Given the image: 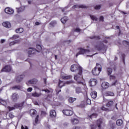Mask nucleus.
<instances>
[{"label": "nucleus", "instance_id": "nucleus-22", "mask_svg": "<svg viewBox=\"0 0 129 129\" xmlns=\"http://www.w3.org/2000/svg\"><path fill=\"white\" fill-rule=\"evenodd\" d=\"M91 96L92 98H96L97 96V92L96 91H93L91 93Z\"/></svg>", "mask_w": 129, "mask_h": 129}, {"label": "nucleus", "instance_id": "nucleus-51", "mask_svg": "<svg viewBox=\"0 0 129 129\" xmlns=\"http://www.w3.org/2000/svg\"><path fill=\"white\" fill-rule=\"evenodd\" d=\"M74 32H77L78 33L80 32V29L77 28L75 29H74Z\"/></svg>", "mask_w": 129, "mask_h": 129}, {"label": "nucleus", "instance_id": "nucleus-33", "mask_svg": "<svg viewBox=\"0 0 129 129\" xmlns=\"http://www.w3.org/2000/svg\"><path fill=\"white\" fill-rule=\"evenodd\" d=\"M0 104L6 106L7 105V102L3 100V99L0 98Z\"/></svg>", "mask_w": 129, "mask_h": 129}, {"label": "nucleus", "instance_id": "nucleus-26", "mask_svg": "<svg viewBox=\"0 0 129 129\" xmlns=\"http://www.w3.org/2000/svg\"><path fill=\"white\" fill-rule=\"evenodd\" d=\"M68 20V17H64L63 18H61L60 19V21L62 24H65Z\"/></svg>", "mask_w": 129, "mask_h": 129}, {"label": "nucleus", "instance_id": "nucleus-3", "mask_svg": "<svg viewBox=\"0 0 129 129\" xmlns=\"http://www.w3.org/2000/svg\"><path fill=\"white\" fill-rule=\"evenodd\" d=\"M24 104H25V102H22L20 103H16L14 105V107L8 106L7 108L9 109V111H12V110H14L15 108L23 107V106H24Z\"/></svg>", "mask_w": 129, "mask_h": 129}, {"label": "nucleus", "instance_id": "nucleus-21", "mask_svg": "<svg viewBox=\"0 0 129 129\" xmlns=\"http://www.w3.org/2000/svg\"><path fill=\"white\" fill-rule=\"evenodd\" d=\"M61 83H63V81L59 80V83H58V86H59V87H60V88H61V87H63V86H64V85H65V84H70V83H71V82H67L63 85L60 86Z\"/></svg>", "mask_w": 129, "mask_h": 129}, {"label": "nucleus", "instance_id": "nucleus-40", "mask_svg": "<svg viewBox=\"0 0 129 129\" xmlns=\"http://www.w3.org/2000/svg\"><path fill=\"white\" fill-rule=\"evenodd\" d=\"M20 36L18 35H14L11 38L12 40H16V39H18Z\"/></svg>", "mask_w": 129, "mask_h": 129}, {"label": "nucleus", "instance_id": "nucleus-43", "mask_svg": "<svg viewBox=\"0 0 129 129\" xmlns=\"http://www.w3.org/2000/svg\"><path fill=\"white\" fill-rule=\"evenodd\" d=\"M109 124H110V128L109 129H113V122L112 121H109Z\"/></svg>", "mask_w": 129, "mask_h": 129}, {"label": "nucleus", "instance_id": "nucleus-30", "mask_svg": "<svg viewBox=\"0 0 129 129\" xmlns=\"http://www.w3.org/2000/svg\"><path fill=\"white\" fill-rule=\"evenodd\" d=\"M16 33H18V34H21V33H23V32H24V29H23V28H20L16 29Z\"/></svg>", "mask_w": 129, "mask_h": 129}, {"label": "nucleus", "instance_id": "nucleus-39", "mask_svg": "<svg viewBox=\"0 0 129 129\" xmlns=\"http://www.w3.org/2000/svg\"><path fill=\"white\" fill-rule=\"evenodd\" d=\"M112 104H113V101H110L108 102L107 104H106V106H107L108 107H109V106H111Z\"/></svg>", "mask_w": 129, "mask_h": 129}, {"label": "nucleus", "instance_id": "nucleus-59", "mask_svg": "<svg viewBox=\"0 0 129 129\" xmlns=\"http://www.w3.org/2000/svg\"><path fill=\"white\" fill-rule=\"evenodd\" d=\"M73 129H81V127L79 126H76L74 128H73Z\"/></svg>", "mask_w": 129, "mask_h": 129}, {"label": "nucleus", "instance_id": "nucleus-4", "mask_svg": "<svg viewBox=\"0 0 129 129\" xmlns=\"http://www.w3.org/2000/svg\"><path fill=\"white\" fill-rule=\"evenodd\" d=\"M95 48L98 50V51H106L105 48V45L103 42H100L97 45L95 46Z\"/></svg>", "mask_w": 129, "mask_h": 129}, {"label": "nucleus", "instance_id": "nucleus-16", "mask_svg": "<svg viewBox=\"0 0 129 129\" xmlns=\"http://www.w3.org/2000/svg\"><path fill=\"white\" fill-rule=\"evenodd\" d=\"M101 87L103 89H106L109 87V84L107 82H104L101 84Z\"/></svg>", "mask_w": 129, "mask_h": 129}, {"label": "nucleus", "instance_id": "nucleus-13", "mask_svg": "<svg viewBox=\"0 0 129 129\" xmlns=\"http://www.w3.org/2000/svg\"><path fill=\"white\" fill-rule=\"evenodd\" d=\"M5 12L6 14H8L9 15H13V14H14V10L9 7L5 9Z\"/></svg>", "mask_w": 129, "mask_h": 129}, {"label": "nucleus", "instance_id": "nucleus-56", "mask_svg": "<svg viewBox=\"0 0 129 129\" xmlns=\"http://www.w3.org/2000/svg\"><path fill=\"white\" fill-rule=\"evenodd\" d=\"M32 90H33V88H29L28 89H27V91L28 92H31V91H32Z\"/></svg>", "mask_w": 129, "mask_h": 129}, {"label": "nucleus", "instance_id": "nucleus-31", "mask_svg": "<svg viewBox=\"0 0 129 129\" xmlns=\"http://www.w3.org/2000/svg\"><path fill=\"white\" fill-rule=\"evenodd\" d=\"M78 122H79V121H78L77 119L74 118L72 119V123H73V124H77Z\"/></svg>", "mask_w": 129, "mask_h": 129}, {"label": "nucleus", "instance_id": "nucleus-7", "mask_svg": "<svg viewBox=\"0 0 129 129\" xmlns=\"http://www.w3.org/2000/svg\"><path fill=\"white\" fill-rule=\"evenodd\" d=\"M28 52L29 54V56L30 57V55H35V54H36L37 52H38V53H40V50H38L37 49H35V48H30L28 49Z\"/></svg>", "mask_w": 129, "mask_h": 129}, {"label": "nucleus", "instance_id": "nucleus-48", "mask_svg": "<svg viewBox=\"0 0 129 129\" xmlns=\"http://www.w3.org/2000/svg\"><path fill=\"white\" fill-rule=\"evenodd\" d=\"M116 28L117 30H119L118 36H120L121 31H120V30H119V27L118 26H116Z\"/></svg>", "mask_w": 129, "mask_h": 129}, {"label": "nucleus", "instance_id": "nucleus-11", "mask_svg": "<svg viewBox=\"0 0 129 129\" xmlns=\"http://www.w3.org/2000/svg\"><path fill=\"white\" fill-rule=\"evenodd\" d=\"M24 77H25V76H24L23 75L17 76L16 77V82L17 83H20V82H21L22 81V80H23V79H24Z\"/></svg>", "mask_w": 129, "mask_h": 129}, {"label": "nucleus", "instance_id": "nucleus-28", "mask_svg": "<svg viewBox=\"0 0 129 129\" xmlns=\"http://www.w3.org/2000/svg\"><path fill=\"white\" fill-rule=\"evenodd\" d=\"M39 123V115H37L35 118V121L33 122L34 125H36Z\"/></svg>", "mask_w": 129, "mask_h": 129}, {"label": "nucleus", "instance_id": "nucleus-15", "mask_svg": "<svg viewBox=\"0 0 129 129\" xmlns=\"http://www.w3.org/2000/svg\"><path fill=\"white\" fill-rule=\"evenodd\" d=\"M107 72L108 75L110 76V80H113V76L111 75V73H112V69L110 68H107Z\"/></svg>", "mask_w": 129, "mask_h": 129}, {"label": "nucleus", "instance_id": "nucleus-63", "mask_svg": "<svg viewBox=\"0 0 129 129\" xmlns=\"http://www.w3.org/2000/svg\"><path fill=\"white\" fill-rule=\"evenodd\" d=\"M43 80H44V83L46 84V81H47V79L44 78V79H43Z\"/></svg>", "mask_w": 129, "mask_h": 129}, {"label": "nucleus", "instance_id": "nucleus-46", "mask_svg": "<svg viewBox=\"0 0 129 129\" xmlns=\"http://www.w3.org/2000/svg\"><path fill=\"white\" fill-rule=\"evenodd\" d=\"M101 8V6L97 5L95 7V10H100Z\"/></svg>", "mask_w": 129, "mask_h": 129}, {"label": "nucleus", "instance_id": "nucleus-6", "mask_svg": "<svg viewBox=\"0 0 129 129\" xmlns=\"http://www.w3.org/2000/svg\"><path fill=\"white\" fill-rule=\"evenodd\" d=\"M79 51L76 54V57H78L79 55H83L84 54H86V53H89L90 50L88 49H83L82 48L79 49Z\"/></svg>", "mask_w": 129, "mask_h": 129}, {"label": "nucleus", "instance_id": "nucleus-35", "mask_svg": "<svg viewBox=\"0 0 129 129\" xmlns=\"http://www.w3.org/2000/svg\"><path fill=\"white\" fill-rule=\"evenodd\" d=\"M41 94H38L37 92H35L34 93H32V96H33L34 97H39V96H41Z\"/></svg>", "mask_w": 129, "mask_h": 129}, {"label": "nucleus", "instance_id": "nucleus-54", "mask_svg": "<svg viewBox=\"0 0 129 129\" xmlns=\"http://www.w3.org/2000/svg\"><path fill=\"white\" fill-rule=\"evenodd\" d=\"M42 91H45L46 93H50V91H49V90H42Z\"/></svg>", "mask_w": 129, "mask_h": 129}, {"label": "nucleus", "instance_id": "nucleus-49", "mask_svg": "<svg viewBox=\"0 0 129 129\" xmlns=\"http://www.w3.org/2000/svg\"><path fill=\"white\" fill-rule=\"evenodd\" d=\"M86 102H87V104H91V100H90V99H87Z\"/></svg>", "mask_w": 129, "mask_h": 129}, {"label": "nucleus", "instance_id": "nucleus-50", "mask_svg": "<svg viewBox=\"0 0 129 129\" xmlns=\"http://www.w3.org/2000/svg\"><path fill=\"white\" fill-rule=\"evenodd\" d=\"M91 129H95L96 128V126L94 124L91 125Z\"/></svg>", "mask_w": 129, "mask_h": 129}, {"label": "nucleus", "instance_id": "nucleus-61", "mask_svg": "<svg viewBox=\"0 0 129 129\" xmlns=\"http://www.w3.org/2000/svg\"><path fill=\"white\" fill-rule=\"evenodd\" d=\"M123 43H124V44H127V45H129V42H127L126 41H123Z\"/></svg>", "mask_w": 129, "mask_h": 129}, {"label": "nucleus", "instance_id": "nucleus-34", "mask_svg": "<svg viewBox=\"0 0 129 129\" xmlns=\"http://www.w3.org/2000/svg\"><path fill=\"white\" fill-rule=\"evenodd\" d=\"M19 42H20V40H15L13 42H11L10 43L9 45L11 46H13V45H15V44H18V43H19Z\"/></svg>", "mask_w": 129, "mask_h": 129}, {"label": "nucleus", "instance_id": "nucleus-19", "mask_svg": "<svg viewBox=\"0 0 129 129\" xmlns=\"http://www.w3.org/2000/svg\"><path fill=\"white\" fill-rule=\"evenodd\" d=\"M122 123H123V122L121 119H118L116 120V124L118 126H121V125H122Z\"/></svg>", "mask_w": 129, "mask_h": 129}, {"label": "nucleus", "instance_id": "nucleus-2", "mask_svg": "<svg viewBox=\"0 0 129 129\" xmlns=\"http://www.w3.org/2000/svg\"><path fill=\"white\" fill-rule=\"evenodd\" d=\"M96 67H95L92 71V73L95 76H97V75H99V73L101 72V70L102 69V67L101 65L99 63H96Z\"/></svg>", "mask_w": 129, "mask_h": 129}, {"label": "nucleus", "instance_id": "nucleus-47", "mask_svg": "<svg viewBox=\"0 0 129 129\" xmlns=\"http://www.w3.org/2000/svg\"><path fill=\"white\" fill-rule=\"evenodd\" d=\"M102 110H104V111H109L108 108H105L104 106L102 107Z\"/></svg>", "mask_w": 129, "mask_h": 129}, {"label": "nucleus", "instance_id": "nucleus-20", "mask_svg": "<svg viewBox=\"0 0 129 129\" xmlns=\"http://www.w3.org/2000/svg\"><path fill=\"white\" fill-rule=\"evenodd\" d=\"M50 117H56V111H55V110H50Z\"/></svg>", "mask_w": 129, "mask_h": 129}, {"label": "nucleus", "instance_id": "nucleus-12", "mask_svg": "<svg viewBox=\"0 0 129 129\" xmlns=\"http://www.w3.org/2000/svg\"><path fill=\"white\" fill-rule=\"evenodd\" d=\"M97 125L99 129H101L102 125H103V122L102 121V119L100 118L97 121Z\"/></svg>", "mask_w": 129, "mask_h": 129}, {"label": "nucleus", "instance_id": "nucleus-1", "mask_svg": "<svg viewBox=\"0 0 129 129\" xmlns=\"http://www.w3.org/2000/svg\"><path fill=\"white\" fill-rule=\"evenodd\" d=\"M74 79L77 81L78 84H83V82H81L83 79L82 76V69H80L79 72H78V74L76 75H75Z\"/></svg>", "mask_w": 129, "mask_h": 129}, {"label": "nucleus", "instance_id": "nucleus-25", "mask_svg": "<svg viewBox=\"0 0 129 129\" xmlns=\"http://www.w3.org/2000/svg\"><path fill=\"white\" fill-rule=\"evenodd\" d=\"M17 12L19 13H22V12H24L25 11V7H22L19 8H16Z\"/></svg>", "mask_w": 129, "mask_h": 129}, {"label": "nucleus", "instance_id": "nucleus-27", "mask_svg": "<svg viewBox=\"0 0 129 129\" xmlns=\"http://www.w3.org/2000/svg\"><path fill=\"white\" fill-rule=\"evenodd\" d=\"M37 81V79H34L28 81V83H29V84H36Z\"/></svg>", "mask_w": 129, "mask_h": 129}, {"label": "nucleus", "instance_id": "nucleus-18", "mask_svg": "<svg viewBox=\"0 0 129 129\" xmlns=\"http://www.w3.org/2000/svg\"><path fill=\"white\" fill-rule=\"evenodd\" d=\"M2 25L4 27H5V28H9L11 27V23H10L9 22H3Z\"/></svg>", "mask_w": 129, "mask_h": 129}, {"label": "nucleus", "instance_id": "nucleus-45", "mask_svg": "<svg viewBox=\"0 0 129 129\" xmlns=\"http://www.w3.org/2000/svg\"><path fill=\"white\" fill-rule=\"evenodd\" d=\"M36 48L38 49V51L41 52V50H42V47L40 45H36Z\"/></svg>", "mask_w": 129, "mask_h": 129}, {"label": "nucleus", "instance_id": "nucleus-42", "mask_svg": "<svg viewBox=\"0 0 129 129\" xmlns=\"http://www.w3.org/2000/svg\"><path fill=\"white\" fill-rule=\"evenodd\" d=\"M72 78V76H63L62 77V79H70Z\"/></svg>", "mask_w": 129, "mask_h": 129}, {"label": "nucleus", "instance_id": "nucleus-41", "mask_svg": "<svg viewBox=\"0 0 129 129\" xmlns=\"http://www.w3.org/2000/svg\"><path fill=\"white\" fill-rule=\"evenodd\" d=\"M57 24V22L56 21H52L50 23V25L51 27H55V25Z\"/></svg>", "mask_w": 129, "mask_h": 129}, {"label": "nucleus", "instance_id": "nucleus-64", "mask_svg": "<svg viewBox=\"0 0 129 129\" xmlns=\"http://www.w3.org/2000/svg\"><path fill=\"white\" fill-rule=\"evenodd\" d=\"M112 3H109V7H112Z\"/></svg>", "mask_w": 129, "mask_h": 129}, {"label": "nucleus", "instance_id": "nucleus-17", "mask_svg": "<svg viewBox=\"0 0 129 129\" xmlns=\"http://www.w3.org/2000/svg\"><path fill=\"white\" fill-rule=\"evenodd\" d=\"M72 8L73 9H86V6L84 5H74Z\"/></svg>", "mask_w": 129, "mask_h": 129}, {"label": "nucleus", "instance_id": "nucleus-5", "mask_svg": "<svg viewBox=\"0 0 129 129\" xmlns=\"http://www.w3.org/2000/svg\"><path fill=\"white\" fill-rule=\"evenodd\" d=\"M82 69V68L78 64H73L71 67V71L72 72H79V70Z\"/></svg>", "mask_w": 129, "mask_h": 129}, {"label": "nucleus", "instance_id": "nucleus-52", "mask_svg": "<svg viewBox=\"0 0 129 129\" xmlns=\"http://www.w3.org/2000/svg\"><path fill=\"white\" fill-rule=\"evenodd\" d=\"M9 115V117H10V118H13L14 115H13V114L12 113H10Z\"/></svg>", "mask_w": 129, "mask_h": 129}, {"label": "nucleus", "instance_id": "nucleus-44", "mask_svg": "<svg viewBox=\"0 0 129 129\" xmlns=\"http://www.w3.org/2000/svg\"><path fill=\"white\" fill-rule=\"evenodd\" d=\"M106 94L108 96H113V93L111 92H107Z\"/></svg>", "mask_w": 129, "mask_h": 129}, {"label": "nucleus", "instance_id": "nucleus-36", "mask_svg": "<svg viewBox=\"0 0 129 129\" xmlns=\"http://www.w3.org/2000/svg\"><path fill=\"white\" fill-rule=\"evenodd\" d=\"M75 100H76V98H75L70 97L69 99V101L71 103H73V102H74V101H75Z\"/></svg>", "mask_w": 129, "mask_h": 129}, {"label": "nucleus", "instance_id": "nucleus-14", "mask_svg": "<svg viewBox=\"0 0 129 129\" xmlns=\"http://www.w3.org/2000/svg\"><path fill=\"white\" fill-rule=\"evenodd\" d=\"M90 86H95L97 84V80L95 79H91L89 82Z\"/></svg>", "mask_w": 129, "mask_h": 129}, {"label": "nucleus", "instance_id": "nucleus-23", "mask_svg": "<svg viewBox=\"0 0 129 129\" xmlns=\"http://www.w3.org/2000/svg\"><path fill=\"white\" fill-rule=\"evenodd\" d=\"M22 89V86L20 85L14 86L12 87L13 90H21Z\"/></svg>", "mask_w": 129, "mask_h": 129}, {"label": "nucleus", "instance_id": "nucleus-55", "mask_svg": "<svg viewBox=\"0 0 129 129\" xmlns=\"http://www.w3.org/2000/svg\"><path fill=\"white\" fill-rule=\"evenodd\" d=\"M103 20H104V18L103 16H101L100 17V21H101V22H103Z\"/></svg>", "mask_w": 129, "mask_h": 129}, {"label": "nucleus", "instance_id": "nucleus-62", "mask_svg": "<svg viewBox=\"0 0 129 129\" xmlns=\"http://www.w3.org/2000/svg\"><path fill=\"white\" fill-rule=\"evenodd\" d=\"M35 25H36V26H39V25H40V23H39V22H36V23H35Z\"/></svg>", "mask_w": 129, "mask_h": 129}, {"label": "nucleus", "instance_id": "nucleus-53", "mask_svg": "<svg viewBox=\"0 0 129 129\" xmlns=\"http://www.w3.org/2000/svg\"><path fill=\"white\" fill-rule=\"evenodd\" d=\"M21 129H29V128H28V126H25V127L24 125H22Z\"/></svg>", "mask_w": 129, "mask_h": 129}, {"label": "nucleus", "instance_id": "nucleus-9", "mask_svg": "<svg viewBox=\"0 0 129 129\" xmlns=\"http://www.w3.org/2000/svg\"><path fill=\"white\" fill-rule=\"evenodd\" d=\"M2 72H11L12 71V67L10 66H6L2 70Z\"/></svg>", "mask_w": 129, "mask_h": 129}, {"label": "nucleus", "instance_id": "nucleus-32", "mask_svg": "<svg viewBox=\"0 0 129 129\" xmlns=\"http://www.w3.org/2000/svg\"><path fill=\"white\" fill-rule=\"evenodd\" d=\"M90 38L92 39H95V40H100V36H93L91 37H90Z\"/></svg>", "mask_w": 129, "mask_h": 129}, {"label": "nucleus", "instance_id": "nucleus-37", "mask_svg": "<svg viewBox=\"0 0 129 129\" xmlns=\"http://www.w3.org/2000/svg\"><path fill=\"white\" fill-rule=\"evenodd\" d=\"M90 17L92 21H97L98 20L95 16L90 15Z\"/></svg>", "mask_w": 129, "mask_h": 129}, {"label": "nucleus", "instance_id": "nucleus-57", "mask_svg": "<svg viewBox=\"0 0 129 129\" xmlns=\"http://www.w3.org/2000/svg\"><path fill=\"white\" fill-rule=\"evenodd\" d=\"M41 114L42 115H45V114H46V112L44 111H41Z\"/></svg>", "mask_w": 129, "mask_h": 129}, {"label": "nucleus", "instance_id": "nucleus-24", "mask_svg": "<svg viewBox=\"0 0 129 129\" xmlns=\"http://www.w3.org/2000/svg\"><path fill=\"white\" fill-rule=\"evenodd\" d=\"M82 92V89L80 87H76V93L79 94V93H81Z\"/></svg>", "mask_w": 129, "mask_h": 129}, {"label": "nucleus", "instance_id": "nucleus-8", "mask_svg": "<svg viewBox=\"0 0 129 129\" xmlns=\"http://www.w3.org/2000/svg\"><path fill=\"white\" fill-rule=\"evenodd\" d=\"M62 112L64 115L67 116H71L73 114V111L68 109L63 110Z\"/></svg>", "mask_w": 129, "mask_h": 129}, {"label": "nucleus", "instance_id": "nucleus-38", "mask_svg": "<svg viewBox=\"0 0 129 129\" xmlns=\"http://www.w3.org/2000/svg\"><path fill=\"white\" fill-rule=\"evenodd\" d=\"M97 117V114L93 113L92 115H90V118H96Z\"/></svg>", "mask_w": 129, "mask_h": 129}, {"label": "nucleus", "instance_id": "nucleus-29", "mask_svg": "<svg viewBox=\"0 0 129 129\" xmlns=\"http://www.w3.org/2000/svg\"><path fill=\"white\" fill-rule=\"evenodd\" d=\"M30 114L31 116H34L36 113H37V111L35 109H31L30 110Z\"/></svg>", "mask_w": 129, "mask_h": 129}, {"label": "nucleus", "instance_id": "nucleus-60", "mask_svg": "<svg viewBox=\"0 0 129 129\" xmlns=\"http://www.w3.org/2000/svg\"><path fill=\"white\" fill-rule=\"evenodd\" d=\"M68 124H69V123H67V122H65L63 125L64 126H67L68 125Z\"/></svg>", "mask_w": 129, "mask_h": 129}, {"label": "nucleus", "instance_id": "nucleus-58", "mask_svg": "<svg viewBox=\"0 0 129 129\" xmlns=\"http://www.w3.org/2000/svg\"><path fill=\"white\" fill-rule=\"evenodd\" d=\"M5 42H6V40H5V39H2V40H1V43L2 44H3V43H5Z\"/></svg>", "mask_w": 129, "mask_h": 129}, {"label": "nucleus", "instance_id": "nucleus-10", "mask_svg": "<svg viewBox=\"0 0 129 129\" xmlns=\"http://www.w3.org/2000/svg\"><path fill=\"white\" fill-rule=\"evenodd\" d=\"M19 99V94L17 93H14L12 95V100L16 102Z\"/></svg>", "mask_w": 129, "mask_h": 129}]
</instances>
